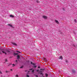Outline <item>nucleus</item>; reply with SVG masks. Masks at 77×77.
<instances>
[{
  "instance_id": "1",
  "label": "nucleus",
  "mask_w": 77,
  "mask_h": 77,
  "mask_svg": "<svg viewBox=\"0 0 77 77\" xmlns=\"http://www.w3.org/2000/svg\"><path fill=\"white\" fill-rule=\"evenodd\" d=\"M4 51H2L3 53L5 54L6 55L7 54H10L11 51H10V50L9 49H6L4 50Z\"/></svg>"
},
{
  "instance_id": "2",
  "label": "nucleus",
  "mask_w": 77,
  "mask_h": 77,
  "mask_svg": "<svg viewBox=\"0 0 77 77\" xmlns=\"http://www.w3.org/2000/svg\"><path fill=\"white\" fill-rule=\"evenodd\" d=\"M39 72L40 75H42V76H43L44 75L42 74V71H40Z\"/></svg>"
},
{
  "instance_id": "3",
  "label": "nucleus",
  "mask_w": 77,
  "mask_h": 77,
  "mask_svg": "<svg viewBox=\"0 0 77 77\" xmlns=\"http://www.w3.org/2000/svg\"><path fill=\"white\" fill-rule=\"evenodd\" d=\"M42 17L44 18H45V19H47V16H42Z\"/></svg>"
},
{
  "instance_id": "4",
  "label": "nucleus",
  "mask_w": 77,
  "mask_h": 77,
  "mask_svg": "<svg viewBox=\"0 0 77 77\" xmlns=\"http://www.w3.org/2000/svg\"><path fill=\"white\" fill-rule=\"evenodd\" d=\"M11 43L13 44V45H15V46H17V44H16V43H15L12 42Z\"/></svg>"
},
{
  "instance_id": "5",
  "label": "nucleus",
  "mask_w": 77,
  "mask_h": 77,
  "mask_svg": "<svg viewBox=\"0 0 77 77\" xmlns=\"http://www.w3.org/2000/svg\"><path fill=\"white\" fill-rule=\"evenodd\" d=\"M59 59H61V60H62V59H63V57H62V56H61L59 57Z\"/></svg>"
},
{
  "instance_id": "6",
  "label": "nucleus",
  "mask_w": 77,
  "mask_h": 77,
  "mask_svg": "<svg viewBox=\"0 0 77 77\" xmlns=\"http://www.w3.org/2000/svg\"><path fill=\"white\" fill-rule=\"evenodd\" d=\"M55 23H57V24H59V21L57 20H55Z\"/></svg>"
},
{
  "instance_id": "7",
  "label": "nucleus",
  "mask_w": 77,
  "mask_h": 77,
  "mask_svg": "<svg viewBox=\"0 0 77 77\" xmlns=\"http://www.w3.org/2000/svg\"><path fill=\"white\" fill-rule=\"evenodd\" d=\"M31 64L33 65H36V63H33L32 62H31Z\"/></svg>"
},
{
  "instance_id": "8",
  "label": "nucleus",
  "mask_w": 77,
  "mask_h": 77,
  "mask_svg": "<svg viewBox=\"0 0 77 77\" xmlns=\"http://www.w3.org/2000/svg\"><path fill=\"white\" fill-rule=\"evenodd\" d=\"M8 26H10V27H13V26H12V25L11 24H8Z\"/></svg>"
},
{
  "instance_id": "9",
  "label": "nucleus",
  "mask_w": 77,
  "mask_h": 77,
  "mask_svg": "<svg viewBox=\"0 0 77 77\" xmlns=\"http://www.w3.org/2000/svg\"><path fill=\"white\" fill-rule=\"evenodd\" d=\"M17 54H18V53H14L13 54V55H14V56H15V55H17Z\"/></svg>"
},
{
  "instance_id": "10",
  "label": "nucleus",
  "mask_w": 77,
  "mask_h": 77,
  "mask_svg": "<svg viewBox=\"0 0 77 77\" xmlns=\"http://www.w3.org/2000/svg\"><path fill=\"white\" fill-rule=\"evenodd\" d=\"M5 72L6 74H7L8 73H9V71L6 70V71H5Z\"/></svg>"
},
{
  "instance_id": "11",
  "label": "nucleus",
  "mask_w": 77,
  "mask_h": 77,
  "mask_svg": "<svg viewBox=\"0 0 77 77\" xmlns=\"http://www.w3.org/2000/svg\"><path fill=\"white\" fill-rule=\"evenodd\" d=\"M10 17H12V18H14V16L13 15H10Z\"/></svg>"
},
{
  "instance_id": "12",
  "label": "nucleus",
  "mask_w": 77,
  "mask_h": 77,
  "mask_svg": "<svg viewBox=\"0 0 77 77\" xmlns=\"http://www.w3.org/2000/svg\"><path fill=\"white\" fill-rule=\"evenodd\" d=\"M17 59H20V55H18L17 56Z\"/></svg>"
},
{
  "instance_id": "13",
  "label": "nucleus",
  "mask_w": 77,
  "mask_h": 77,
  "mask_svg": "<svg viewBox=\"0 0 77 77\" xmlns=\"http://www.w3.org/2000/svg\"><path fill=\"white\" fill-rule=\"evenodd\" d=\"M45 75L46 76V77H48V74H47V73H45Z\"/></svg>"
},
{
  "instance_id": "14",
  "label": "nucleus",
  "mask_w": 77,
  "mask_h": 77,
  "mask_svg": "<svg viewBox=\"0 0 77 77\" xmlns=\"http://www.w3.org/2000/svg\"><path fill=\"white\" fill-rule=\"evenodd\" d=\"M37 67V66H33V68H35Z\"/></svg>"
},
{
  "instance_id": "15",
  "label": "nucleus",
  "mask_w": 77,
  "mask_h": 77,
  "mask_svg": "<svg viewBox=\"0 0 77 77\" xmlns=\"http://www.w3.org/2000/svg\"><path fill=\"white\" fill-rule=\"evenodd\" d=\"M5 62H8V60L7 59H6L5 60Z\"/></svg>"
},
{
  "instance_id": "16",
  "label": "nucleus",
  "mask_w": 77,
  "mask_h": 77,
  "mask_svg": "<svg viewBox=\"0 0 77 77\" xmlns=\"http://www.w3.org/2000/svg\"><path fill=\"white\" fill-rule=\"evenodd\" d=\"M74 22L75 23H77V20H76L75 19L74 20Z\"/></svg>"
},
{
  "instance_id": "17",
  "label": "nucleus",
  "mask_w": 77,
  "mask_h": 77,
  "mask_svg": "<svg viewBox=\"0 0 77 77\" xmlns=\"http://www.w3.org/2000/svg\"><path fill=\"white\" fill-rule=\"evenodd\" d=\"M13 66H12V67H14V66H15V64H12Z\"/></svg>"
},
{
  "instance_id": "18",
  "label": "nucleus",
  "mask_w": 77,
  "mask_h": 77,
  "mask_svg": "<svg viewBox=\"0 0 77 77\" xmlns=\"http://www.w3.org/2000/svg\"><path fill=\"white\" fill-rule=\"evenodd\" d=\"M15 76H16V77H18V75H16Z\"/></svg>"
},
{
  "instance_id": "19",
  "label": "nucleus",
  "mask_w": 77,
  "mask_h": 77,
  "mask_svg": "<svg viewBox=\"0 0 77 77\" xmlns=\"http://www.w3.org/2000/svg\"><path fill=\"white\" fill-rule=\"evenodd\" d=\"M17 52L18 53H21V52L19 51H17Z\"/></svg>"
},
{
  "instance_id": "20",
  "label": "nucleus",
  "mask_w": 77,
  "mask_h": 77,
  "mask_svg": "<svg viewBox=\"0 0 77 77\" xmlns=\"http://www.w3.org/2000/svg\"><path fill=\"white\" fill-rule=\"evenodd\" d=\"M36 2L37 3H39V1H38V0H37Z\"/></svg>"
},
{
  "instance_id": "21",
  "label": "nucleus",
  "mask_w": 77,
  "mask_h": 77,
  "mask_svg": "<svg viewBox=\"0 0 77 77\" xmlns=\"http://www.w3.org/2000/svg\"><path fill=\"white\" fill-rule=\"evenodd\" d=\"M35 71L34 70H33L32 71V72H34V71Z\"/></svg>"
},
{
  "instance_id": "22",
  "label": "nucleus",
  "mask_w": 77,
  "mask_h": 77,
  "mask_svg": "<svg viewBox=\"0 0 77 77\" xmlns=\"http://www.w3.org/2000/svg\"><path fill=\"white\" fill-rule=\"evenodd\" d=\"M72 71L73 72H75V70H74V71L72 70Z\"/></svg>"
},
{
  "instance_id": "23",
  "label": "nucleus",
  "mask_w": 77,
  "mask_h": 77,
  "mask_svg": "<svg viewBox=\"0 0 77 77\" xmlns=\"http://www.w3.org/2000/svg\"><path fill=\"white\" fill-rule=\"evenodd\" d=\"M40 70H42L43 71H44V69H40Z\"/></svg>"
},
{
  "instance_id": "24",
  "label": "nucleus",
  "mask_w": 77,
  "mask_h": 77,
  "mask_svg": "<svg viewBox=\"0 0 77 77\" xmlns=\"http://www.w3.org/2000/svg\"><path fill=\"white\" fill-rule=\"evenodd\" d=\"M66 63H68V61L67 60H66Z\"/></svg>"
},
{
  "instance_id": "25",
  "label": "nucleus",
  "mask_w": 77,
  "mask_h": 77,
  "mask_svg": "<svg viewBox=\"0 0 77 77\" xmlns=\"http://www.w3.org/2000/svg\"><path fill=\"white\" fill-rule=\"evenodd\" d=\"M26 77H29V75H26Z\"/></svg>"
},
{
  "instance_id": "26",
  "label": "nucleus",
  "mask_w": 77,
  "mask_h": 77,
  "mask_svg": "<svg viewBox=\"0 0 77 77\" xmlns=\"http://www.w3.org/2000/svg\"><path fill=\"white\" fill-rule=\"evenodd\" d=\"M36 71H37V72H39V70H38V69Z\"/></svg>"
},
{
  "instance_id": "27",
  "label": "nucleus",
  "mask_w": 77,
  "mask_h": 77,
  "mask_svg": "<svg viewBox=\"0 0 77 77\" xmlns=\"http://www.w3.org/2000/svg\"><path fill=\"white\" fill-rule=\"evenodd\" d=\"M0 54H2V52H1V51H0Z\"/></svg>"
},
{
  "instance_id": "28",
  "label": "nucleus",
  "mask_w": 77,
  "mask_h": 77,
  "mask_svg": "<svg viewBox=\"0 0 77 77\" xmlns=\"http://www.w3.org/2000/svg\"><path fill=\"white\" fill-rule=\"evenodd\" d=\"M35 77H38V75H36Z\"/></svg>"
},
{
  "instance_id": "29",
  "label": "nucleus",
  "mask_w": 77,
  "mask_h": 77,
  "mask_svg": "<svg viewBox=\"0 0 77 77\" xmlns=\"http://www.w3.org/2000/svg\"><path fill=\"white\" fill-rule=\"evenodd\" d=\"M33 69H29V70H32Z\"/></svg>"
},
{
  "instance_id": "30",
  "label": "nucleus",
  "mask_w": 77,
  "mask_h": 77,
  "mask_svg": "<svg viewBox=\"0 0 77 77\" xmlns=\"http://www.w3.org/2000/svg\"><path fill=\"white\" fill-rule=\"evenodd\" d=\"M0 74H2V72L1 71H0Z\"/></svg>"
},
{
  "instance_id": "31",
  "label": "nucleus",
  "mask_w": 77,
  "mask_h": 77,
  "mask_svg": "<svg viewBox=\"0 0 77 77\" xmlns=\"http://www.w3.org/2000/svg\"><path fill=\"white\" fill-rule=\"evenodd\" d=\"M20 68H23V66L20 67Z\"/></svg>"
},
{
  "instance_id": "32",
  "label": "nucleus",
  "mask_w": 77,
  "mask_h": 77,
  "mask_svg": "<svg viewBox=\"0 0 77 77\" xmlns=\"http://www.w3.org/2000/svg\"><path fill=\"white\" fill-rule=\"evenodd\" d=\"M18 61V60H16V62H17H17Z\"/></svg>"
},
{
  "instance_id": "33",
  "label": "nucleus",
  "mask_w": 77,
  "mask_h": 77,
  "mask_svg": "<svg viewBox=\"0 0 77 77\" xmlns=\"http://www.w3.org/2000/svg\"><path fill=\"white\" fill-rule=\"evenodd\" d=\"M40 68V67L39 66L38 67V68Z\"/></svg>"
},
{
  "instance_id": "34",
  "label": "nucleus",
  "mask_w": 77,
  "mask_h": 77,
  "mask_svg": "<svg viewBox=\"0 0 77 77\" xmlns=\"http://www.w3.org/2000/svg\"><path fill=\"white\" fill-rule=\"evenodd\" d=\"M10 65V64L8 65V66H9Z\"/></svg>"
},
{
  "instance_id": "35",
  "label": "nucleus",
  "mask_w": 77,
  "mask_h": 77,
  "mask_svg": "<svg viewBox=\"0 0 77 77\" xmlns=\"http://www.w3.org/2000/svg\"><path fill=\"white\" fill-rule=\"evenodd\" d=\"M11 71H12V69H11Z\"/></svg>"
},
{
  "instance_id": "36",
  "label": "nucleus",
  "mask_w": 77,
  "mask_h": 77,
  "mask_svg": "<svg viewBox=\"0 0 77 77\" xmlns=\"http://www.w3.org/2000/svg\"><path fill=\"white\" fill-rule=\"evenodd\" d=\"M74 47H75V45H74Z\"/></svg>"
}]
</instances>
